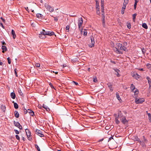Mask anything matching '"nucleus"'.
I'll use <instances>...</instances> for the list:
<instances>
[{
	"mask_svg": "<svg viewBox=\"0 0 151 151\" xmlns=\"http://www.w3.org/2000/svg\"><path fill=\"white\" fill-rule=\"evenodd\" d=\"M114 50L117 53L122 54V52L121 51L127 50V48L125 47L122 45L120 43H117L116 44L115 47L114 48Z\"/></svg>",
	"mask_w": 151,
	"mask_h": 151,
	"instance_id": "obj_1",
	"label": "nucleus"
},
{
	"mask_svg": "<svg viewBox=\"0 0 151 151\" xmlns=\"http://www.w3.org/2000/svg\"><path fill=\"white\" fill-rule=\"evenodd\" d=\"M44 6L47 10L51 12H53L54 11L53 7L47 4H45Z\"/></svg>",
	"mask_w": 151,
	"mask_h": 151,
	"instance_id": "obj_2",
	"label": "nucleus"
},
{
	"mask_svg": "<svg viewBox=\"0 0 151 151\" xmlns=\"http://www.w3.org/2000/svg\"><path fill=\"white\" fill-rule=\"evenodd\" d=\"M135 101L137 104H141L145 101V99L142 98L138 99L135 97Z\"/></svg>",
	"mask_w": 151,
	"mask_h": 151,
	"instance_id": "obj_3",
	"label": "nucleus"
},
{
	"mask_svg": "<svg viewBox=\"0 0 151 151\" xmlns=\"http://www.w3.org/2000/svg\"><path fill=\"white\" fill-rule=\"evenodd\" d=\"M35 133L41 137H44V134L42 133V132L39 129H36L35 132Z\"/></svg>",
	"mask_w": 151,
	"mask_h": 151,
	"instance_id": "obj_4",
	"label": "nucleus"
},
{
	"mask_svg": "<svg viewBox=\"0 0 151 151\" xmlns=\"http://www.w3.org/2000/svg\"><path fill=\"white\" fill-rule=\"evenodd\" d=\"M91 43L89 45V46L90 47H93L94 46L95 41L94 37L92 36L91 38Z\"/></svg>",
	"mask_w": 151,
	"mask_h": 151,
	"instance_id": "obj_5",
	"label": "nucleus"
},
{
	"mask_svg": "<svg viewBox=\"0 0 151 151\" xmlns=\"http://www.w3.org/2000/svg\"><path fill=\"white\" fill-rule=\"evenodd\" d=\"M83 23V19L82 17L79 18L78 21V26L79 29H80L82 26Z\"/></svg>",
	"mask_w": 151,
	"mask_h": 151,
	"instance_id": "obj_6",
	"label": "nucleus"
},
{
	"mask_svg": "<svg viewBox=\"0 0 151 151\" xmlns=\"http://www.w3.org/2000/svg\"><path fill=\"white\" fill-rule=\"evenodd\" d=\"M14 124L16 127L20 129L21 130L22 129V126L19 122H16L15 121H14Z\"/></svg>",
	"mask_w": 151,
	"mask_h": 151,
	"instance_id": "obj_7",
	"label": "nucleus"
},
{
	"mask_svg": "<svg viewBox=\"0 0 151 151\" xmlns=\"http://www.w3.org/2000/svg\"><path fill=\"white\" fill-rule=\"evenodd\" d=\"M122 122L124 124H126L128 123V121L126 120V117L123 116L122 118L120 119Z\"/></svg>",
	"mask_w": 151,
	"mask_h": 151,
	"instance_id": "obj_8",
	"label": "nucleus"
},
{
	"mask_svg": "<svg viewBox=\"0 0 151 151\" xmlns=\"http://www.w3.org/2000/svg\"><path fill=\"white\" fill-rule=\"evenodd\" d=\"M25 132L27 134V136L28 137H29L31 136V133L29 131V129H25Z\"/></svg>",
	"mask_w": 151,
	"mask_h": 151,
	"instance_id": "obj_9",
	"label": "nucleus"
},
{
	"mask_svg": "<svg viewBox=\"0 0 151 151\" xmlns=\"http://www.w3.org/2000/svg\"><path fill=\"white\" fill-rule=\"evenodd\" d=\"M28 112L30 114L31 116H34V113L32 110L28 109Z\"/></svg>",
	"mask_w": 151,
	"mask_h": 151,
	"instance_id": "obj_10",
	"label": "nucleus"
},
{
	"mask_svg": "<svg viewBox=\"0 0 151 151\" xmlns=\"http://www.w3.org/2000/svg\"><path fill=\"white\" fill-rule=\"evenodd\" d=\"M146 79L147 80L148 82L149 85V87L151 86V81L150 78L149 76H147L146 78Z\"/></svg>",
	"mask_w": 151,
	"mask_h": 151,
	"instance_id": "obj_11",
	"label": "nucleus"
},
{
	"mask_svg": "<svg viewBox=\"0 0 151 151\" xmlns=\"http://www.w3.org/2000/svg\"><path fill=\"white\" fill-rule=\"evenodd\" d=\"M10 96L13 99H14L16 97V95L14 92H12L10 94Z\"/></svg>",
	"mask_w": 151,
	"mask_h": 151,
	"instance_id": "obj_12",
	"label": "nucleus"
},
{
	"mask_svg": "<svg viewBox=\"0 0 151 151\" xmlns=\"http://www.w3.org/2000/svg\"><path fill=\"white\" fill-rule=\"evenodd\" d=\"M1 48L3 50L2 51V52L3 53L5 51H6L7 50L6 47L5 46L2 45V46Z\"/></svg>",
	"mask_w": 151,
	"mask_h": 151,
	"instance_id": "obj_13",
	"label": "nucleus"
},
{
	"mask_svg": "<svg viewBox=\"0 0 151 151\" xmlns=\"http://www.w3.org/2000/svg\"><path fill=\"white\" fill-rule=\"evenodd\" d=\"M47 35L50 36H51L55 35L54 32H53L47 31Z\"/></svg>",
	"mask_w": 151,
	"mask_h": 151,
	"instance_id": "obj_14",
	"label": "nucleus"
},
{
	"mask_svg": "<svg viewBox=\"0 0 151 151\" xmlns=\"http://www.w3.org/2000/svg\"><path fill=\"white\" fill-rule=\"evenodd\" d=\"M134 93V95H135V97H136L137 96L136 95L137 94L139 93V91L138 89L137 88H136L135 89H134V91H132Z\"/></svg>",
	"mask_w": 151,
	"mask_h": 151,
	"instance_id": "obj_15",
	"label": "nucleus"
},
{
	"mask_svg": "<svg viewBox=\"0 0 151 151\" xmlns=\"http://www.w3.org/2000/svg\"><path fill=\"white\" fill-rule=\"evenodd\" d=\"M11 33L13 35V38L15 39L16 37V35H15V31L14 30L12 29V30Z\"/></svg>",
	"mask_w": 151,
	"mask_h": 151,
	"instance_id": "obj_16",
	"label": "nucleus"
},
{
	"mask_svg": "<svg viewBox=\"0 0 151 151\" xmlns=\"http://www.w3.org/2000/svg\"><path fill=\"white\" fill-rule=\"evenodd\" d=\"M116 98H117V99L119 101H122V100L119 96V93L117 92L116 93ZM120 101L121 102V101Z\"/></svg>",
	"mask_w": 151,
	"mask_h": 151,
	"instance_id": "obj_17",
	"label": "nucleus"
},
{
	"mask_svg": "<svg viewBox=\"0 0 151 151\" xmlns=\"http://www.w3.org/2000/svg\"><path fill=\"white\" fill-rule=\"evenodd\" d=\"M14 115L17 118H18L19 117V114L18 112L17 111H15L14 112Z\"/></svg>",
	"mask_w": 151,
	"mask_h": 151,
	"instance_id": "obj_18",
	"label": "nucleus"
},
{
	"mask_svg": "<svg viewBox=\"0 0 151 151\" xmlns=\"http://www.w3.org/2000/svg\"><path fill=\"white\" fill-rule=\"evenodd\" d=\"M109 88L110 89V90L111 91H112L113 90V89L112 88V85L110 83H108L107 84Z\"/></svg>",
	"mask_w": 151,
	"mask_h": 151,
	"instance_id": "obj_19",
	"label": "nucleus"
},
{
	"mask_svg": "<svg viewBox=\"0 0 151 151\" xmlns=\"http://www.w3.org/2000/svg\"><path fill=\"white\" fill-rule=\"evenodd\" d=\"M123 116H123L122 113L120 111L118 113V117H119L121 118H122Z\"/></svg>",
	"mask_w": 151,
	"mask_h": 151,
	"instance_id": "obj_20",
	"label": "nucleus"
},
{
	"mask_svg": "<svg viewBox=\"0 0 151 151\" xmlns=\"http://www.w3.org/2000/svg\"><path fill=\"white\" fill-rule=\"evenodd\" d=\"M12 102L14 103V108L16 109H17L19 107V106L17 103L16 102H14V101H13Z\"/></svg>",
	"mask_w": 151,
	"mask_h": 151,
	"instance_id": "obj_21",
	"label": "nucleus"
},
{
	"mask_svg": "<svg viewBox=\"0 0 151 151\" xmlns=\"http://www.w3.org/2000/svg\"><path fill=\"white\" fill-rule=\"evenodd\" d=\"M130 88L132 91H134V90L136 88L134 86L133 84H131Z\"/></svg>",
	"mask_w": 151,
	"mask_h": 151,
	"instance_id": "obj_22",
	"label": "nucleus"
},
{
	"mask_svg": "<svg viewBox=\"0 0 151 151\" xmlns=\"http://www.w3.org/2000/svg\"><path fill=\"white\" fill-rule=\"evenodd\" d=\"M146 66L147 68L150 70V72H151V64L150 63H147L146 65Z\"/></svg>",
	"mask_w": 151,
	"mask_h": 151,
	"instance_id": "obj_23",
	"label": "nucleus"
},
{
	"mask_svg": "<svg viewBox=\"0 0 151 151\" xmlns=\"http://www.w3.org/2000/svg\"><path fill=\"white\" fill-rule=\"evenodd\" d=\"M1 109L3 112H5L6 110V108L5 106L1 105Z\"/></svg>",
	"mask_w": 151,
	"mask_h": 151,
	"instance_id": "obj_24",
	"label": "nucleus"
},
{
	"mask_svg": "<svg viewBox=\"0 0 151 151\" xmlns=\"http://www.w3.org/2000/svg\"><path fill=\"white\" fill-rule=\"evenodd\" d=\"M18 92L19 94L22 96H24V94L22 93L21 90L20 89H18Z\"/></svg>",
	"mask_w": 151,
	"mask_h": 151,
	"instance_id": "obj_25",
	"label": "nucleus"
},
{
	"mask_svg": "<svg viewBox=\"0 0 151 151\" xmlns=\"http://www.w3.org/2000/svg\"><path fill=\"white\" fill-rule=\"evenodd\" d=\"M115 122L116 124H119L120 122H119V121L118 119V117H115Z\"/></svg>",
	"mask_w": 151,
	"mask_h": 151,
	"instance_id": "obj_26",
	"label": "nucleus"
},
{
	"mask_svg": "<svg viewBox=\"0 0 151 151\" xmlns=\"http://www.w3.org/2000/svg\"><path fill=\"white\" fill-rule=\"evenodd\" d=\"M142 27L143 28H145V29H147V28H148V27H147V24L145 23H144L142 24Z\"/></svg>",
	"mask_w": 151,
	"mask_h": 151,
	"instance_id": "obj_27",
	"label": "nucleus"
},
{
	"mask_svg": "<svg viewBox=\"0 0 151 151\" xmlns=\"http://www.w3.org/2000/svg\"><path fill=\"white\" fill-rule=\"evenodd\" d=\"M36 16L38 18H40L43 16V15L40 14H37Z\"/></svg>",
	"mask_w": 151,
	"mask_h": 151,
	"instance_id": "obj_28",
	"label": "nucleus"
},
{
	"mask_svg": "<svg viewBox=\"0 0 151 151\" xmlns=\"http://www.w3.org/2000/svg\"><path fill=\"white\" fill-rule=\"evenodd\" d=\"M136 15H137V14H135V13L133 14V15H132L133 20L134 22H135V18H136Z\"/></svg>",
	"mask_w": 151,
	"mask_h": 151,
	"instance_id": "obj_29",
	"label": "nucleus"
},
{
	"mask_svg": "<svg viewBox=\"0 0 151 151\" xmlns=\"http://www.w3.org/2000/svg\"><path fill=\"white\" fill-rule=\"evenodd\" d=\"M23 110L24 111V114H26L28 111L25 108H23Z\"/></svg>",
	"mask_w": 151,
	"mask_h": 151,
	"instance_id": "obj_30",
	"label": "nucleus"
},
{
	"mask_svg": "<svg viewBox=\"0 0 151 151\" xmlns=\"http://www.w3.org/2000/svg\"><path fill=\"white\" fill-rule=\"evenodd\" d=\"M102 25L104 27H105V19H102Z\"/></svg>",
	"mask_w": 151,
	"mask_h": 151,
	"instance_id": "obj_31",
	"label": "nucleus"
},
{
	"mask_svg": "<svg viewBox=\"0 0 151 151\" xmlns=\"http://www.w3.org/2000/svg\"><path fill=\"white\" fill-rule=\"evenodd\" d=\"M84 33L83 35L84 36H86L87 35V31L86 29H84Z\"/></svg>",
	"mask_w": 151,
	"mask_h": 151,
	"instance_id": "obj_32",
	"label": "nucleus"
},
{
	"mask_svg": "<svg viewBox=\"0 0 151 151\" xmlns=\"http://www.w3.org/2000/svg\"><path fill=\"white\" fill-rule=\"evenodd\" d=\"M148 115L149 117V120L150 122H151V114L150 113H148Z\"/></svg>",
	"mask_w": 151,
	"mask_h": 151,
	"instance_id": "obj_33",
	"label": "nucleus"
},
{
	"mask_svg": "<svg viewBox=\"0 0 151 151\" xmlns=\"http://www.w3.org/2000/svg\"><path fill=\"white\" fill-rule=\"evenodd\" d=\"M39 37L42 39L45 38V35H42L39 34Z\"/></svg>",
	"mask_w": 151,
	"mask_h": 151,
	"instance_id": "obj_34",
	"label": "nucleus"
},
{
	"mask_svg": "<svg viewBox=\"0 0 151 151\" xmlns=\"http://www.w3.org/2000/svg\"><path fill=\"white\" fill-rule=\"evenodd\" d=\"M134 139L135 141H139V139L138 138V137L137 136H135V137H134Z\"/></svg>",
	"mask_w": 151,
	"mask_h": 151,
	"instance_id": "obj_35",
	"label": "nucleus"
},
{
	"mask_svg": "<svg viewBox=\"0 0 151 151\" xmlns=\"http://www.w3.org/2000/svg\"><path fill=\"white\" fill-rule=\"evenodd\" d=\"M70 27L68 25H67L66 27V29L67 30V32H69V29Z\"/></svg>",
	"mask_w": 151,
	"mask_h": 151,
	"instance_id": "obj_36",
	"label": "nucleus"
},
{
	"mask_svg": "<svg viewBox=\"0 0 151 151\" xmlns=\"http://www.w3.org/2000/svg\"><path fill=\"white\" fill-rule=\"evenodd\" d=\"M35 145L36 148H37V150L38 151H40V149L38 145Z\"/></svg>",
	"mask_w": 151,
	"mask_h": 151,
	"instance_id": "obj_37",
	"label": "nucleus"
},
{
	"mask_svg": "<svg viewBox=\"0 0 151 151\" xmlns=\"http://www.w3.org/2000/svg\"><path fill=\"white\" fill-rule=\"evenodd\" d=\"M127 27L129 29H130L131 28V25L130 23H127Z\"/></svg>",
	"mask_w": 151,
	"mask_h": 151,
	"instance_id": "obj_38",
	"label": "nucleus"
},
{
	"mask_svg": "<svg viewBox=\"0 0 151 151\" xmlns=\"http://www.w3.org/2000/svg\"><path fill=\"white\" fill-rule=\"evenodd\" d=\"M35 65L37 67H39L40 66V64L39 63H35Z\"/></svg>",
	"mask_w": 151,
	"mask_h": 151,
	"instance_id": "obj_39",
	"label": "nucleus"
},
{
	"mask_svg": "<svg viewBox=\"0 0 151 151\" xmlns=\"http://www.w3.org/2000/svg\"><path fill=\"white\" fill-rule=\"evenodd\" d=\"M93 81L95 82H97V79L96 77H95L93 78Z\"/></svg>",
	"mask_w": 151,
	"mask_h": 151,
	"instance_id": "obj_40",
	"label": "nucleus"
},
{
	"mask_svg": "<svg viewBox=\"0 0 151 151\" xmlns=\"http://www.w3.org/2000/svg\"><path fill=\"white\" fill-rule=\"evenodd\" d=\"M146 51V50H145L144 49V48L142 49V53L143 54H145V52Z\"/></svg>",
	"mask_w": 151,
	"mask_h": 151,
	"instance_id": "obj_41",
	"label": "nucleus"
},
{
	"mask_svg": "<svg viewBox=\"0 0 151 151\" xmlns=\"http://www.w3.org/2000/svg\"><path fill=\"white\" fill-rule=\"evenodd\" d=\"M7 60H8V63L9 64H11V59H10V58H9V57L8 58Z\"/></svg>",
	"mask_w": 151,
	"mask_h": 151,
	"instance_id": "obj_42",
	"label": "nucleus"
},
{
	"mask_svg": "<svg viewBox=\"0 0 151 151\" xmlns=\"http://www.w3.org/2000/svg\"><path fill=\"white\" fill-rule=\"evenodd\" d=\"M15 137L18 140H20V138L19 136L18 135H15Z\"/></svg>",
	"mask_w": 151,
	"mask_h": 151,
	"instance_id": "obj_43",
	"label": "nucleus"
},
{
	"mask_svg": "<svg viewBox=\"0 0 151 151\" xmlns=\"http://www.w3.org/2000/svg\"><path fill=\"white\" fill-rule=\"evenodd\" d=\"M42 31H44V35H45H45H47V32H48L47 31H45L44 30V29H43L42 30Z\"/></svg>",
	"mask_w": 151,
	"mask_h": 151,
	"instance_id": "obj_44",
	"label": "nucleus"
},
{
	"mask_svg": "<svg viewBox=\"0 0 151 151\" xmlns=\"http://www.w3.org/2000/svg\"><path fill=\"white\" fill-rule=\"evenodd\" d=\"M125 10V9H123L122 8L121 11V13L122 14H124Z\"/></svg>",
	"mask_w": 151,
	"mask_h": 151,
	"instance_id": "obj_45",
	"label": "nucleus"
},
{
	"mask_svg": "<svg viewBox=\"0 0 151 151\" xmlns=\"http://www.w3.org/2000/svg\"><path fill=\"white\" fill-rule=\"evenodd\" d=\"M102 16L103 19H105V17L104 16V12L102 14Z\"/></svg>",
	"mask_w": 151,
	"mask_h": 151,
	"instance_id": "obj_46",
	"label": "nucleus"
},
{
	"mask_svg": "<svg viewBox=\"0 0 151 151\" xmlns=\"http://www.w3.org/2000/svg\"><path fill=\"white\" fill-rule=\"evenodd\" d=\"M14 131L16 134H19V132L17 130L14 129Z\"/></svg>",
	"mask_w": 151,
	"mask_h": 151,
	"instance_id": "obj_47",
	"label": "nucleus"
},
{
	"mask_svg": "<svg viewBox=\"0 0 151 151\" xmlns=\"http://www.w3.org/2000/svg\"><path fill=\"white\" fill-rule=\"evenodd\" d=\"M17 69H14V73H15V74L16 76L17 77L18 76V75H17Z\"/></svg>",
	"mask_w": 151,
	"mask_h": 151,
	"instance_id": "obj_48",
	"label": "nucleus"
},
{
	"mask_svg": "<svg viewBox=\"0 0 151 151\" xmlns=\"http://www.w3.org/2000/svg\"><path fill=\"white\" fill-rule=\"evenodd\" d=\"M0 26L3 28V29H4L5 28V27H4V26L3 24L2 23H1V22H0Z\"/></svg>",
	"mask_w": 151,
	"mask_h": 151,
	"instance_id": "obj_49",
	"label": "nucleus"
},
{
	"mask_svg": "<svg viewBox=\"0 0 151 151\" xmlns=\"http://www.w3.org/2000/svg\"><path fill=\"white\" fill-rule=\"evenodd\" d=\"M53 17L54 18V20L55 21L57 22L58 20V19L57 17Z\"/></svg>",
	"mask_w": 151,
	"mask_h": 151,
	"instance_id": "obj_50",
	"label": "nucleus"
},
{
	"mask_svg": "<svg viewBox=\"0 0 151 151\" xmlns=\"http://www.w3.org/2000/svg\"><path fill=\"white\" fill-rule=\"evenodd\" d=\"M101 11L103 13L104 12V7L101 8Z\"/></svg>",
	"mask_w": 151,
	"mask_h": 151,
	"instance_id": "obj_51",
	"label": "nucleus"
},
{
	"mask_svg": "<svg viewBox=\"0 0 151 151\" xmlns=\"http://www.w3.org/2000/svg\"><path fill=\"white\" fill-rule=\"evenodd\" d=\"M99 7V2H98L97 4H96V8H98Z\"/></svg>",
	"mask_w": 151,
	"mask_h": 151,
	"instance_id": "obj_52",
	"label": "nucleus"
},
{
	"mask_svg": "<svg viewBox=\"0 0 151 151\" xmlns=\"http://www.w3.org/2000/svg\"><path fill=\"white\" fill-rule=\"evenodd\" d=\"M137 5V3H134V9H135L136 8Z\"/></svg>",
	"mask_w": 151,
	"mask_h": 151,
	"instance_id": "obj_53",
	"label": "nucleus"
},
{
	"mask_svg": "<svg viewBox=\"0 0 151 151\" xmlns=\"http://www.w3.org/2000/svg\"><path fill=\"white\" fill-rule=\"evenodd\" d=\"M113 139V137H110L108 141L109 142L111 140V139Z\"/></svg>",
	"mask_w": 151,
	"mask_h": 151,
	"instance_id": "obj_54",
	"label": "nucleus"
},
{
	"mask_svg": "<svg viewBox=\"0 0 151 151\" xmlns=\"http://www.w3.org/2000/svg\"><path fill=\"white\" fill-rule=\"evenodd\" d=\"M25 9L28 12H29V9H28V7H24Z\"/></svg>",
	"mask_w": 151,
	"mask_h": 151,
	"instance_id": "obj_55",
	"label": "nucleus"
},
{
	"mask_svg": "<svg viewBox=\"0 0 151 151\" xmlns=\"http://www.w3.org/2000/svg\"><path fill=\"white\" fill-rule=\"evenodd\" d=\"M124 2L125 3H128L129 0H124Z\"/></svg>",
	"mask_w": 151,
	"mask_h": 151,
	"instance_id": "obj_56",
	"label": "nucleus"
},
{
	"mask_svg": "<svg viewBox=\"0 0 151 151\" xmlns=\"http://www.w3.org/2000/svg\"><path fill=\"white\" fill-rule=\"evenodd\" d=\"M43 107L45 109H46V108L47 107V106L45 105L44 104L43 105Z\"/></svg>",
	"mask_w": 151,
	"mask_h": 151,
	"instance_id": "obj_57",
	"label": "nucleus"
},
{
	"mask_svg": "<svg viewBox=\"0 0 151 151\" xmlns=\"http://www.w3.org/2000/svg\"><path fill=\"white\" fill-rule=\"evenodd\" d=\"M49 85L51 88H54V86H53L52 83H50Z\"/></svg>",
	"mask_w": 151,
	"mask_h": 151,
	"instance_id": "obj_58",
	"label": "nucleus"
},
{
	"mask_svg": "<svg viewBox=\"0 0 151 151\" xmlns=\"http://www.w3.org/2000/svg\"><path fill=\"white\" fill-rule=\"evenodd\" d=\"M73 83H75V84L76 85H78V83L77 82H76L74 81H73Z\"/></svg>",
	"mask_w": 151,
	"mask_h": 151,
	"instance_id": "obj_59",
	"label": "nucleus"
},
{
	"mask_svg": "<svg viewBox=\"0 0 151 151\" xmlns=\"http://www.w3.org/2000/svg\"><path fill=\"white\" fill-rule=\"evenodd\" d=\"M40 35H44V31H42V32H40Z\"/></svg>",
	"mask_w": 151,
	"mask_h": 151,
	"instance_id": "obj_60",
	"label": "nucleus"
},
{
	"mask_svg": "<svg viewBox=\"0 0 151 151\" xmlns=\"http://www.w3.org/2000/svg\"><path fill=\"white\" fill-rule=\"evenodd\" d=\"M126 7V6H124V5H123V6H122V9H125Z\"/></svg>",
	"mask_w": 151,
	"mask_h": 151,
	"instance_id": "obj_61",
	"label": "nucleus"
},
{
	"mask_svg": "<svg viewBox=\"0 0 151 151\" xmlns=\"http://www.w3.org/2000/svg\"><path fill=\"white\" fill-rule=\"evenodd\" d=\"M115 71L117 73H118L120 71V70L119 69H116Z\"/></svg>",
	"mask_w": 151,
	"mask_h": 151,
	"instance_id": "obj_62",
	"label": "nucleus"
},
{
	"mask_svg": "<svg viewBox=\"0 0 151 151\" xmlns=\"http://www.w3.org/2000/svg\"><path fill=\"white\" fill-rule=\"evenodd\" d=\"M47 111H50V109H49V108H48V107H47V108H46V109H45Z\"/></svg>",
	"mask_w": 151,
	"mask_h": 151,
	"instance_id": "obj_63",
	"label": "nucleus"
},
{
	"mask_svg": "<svg viewBox=\"0 0 151 151\" xmlns=\"http://www.w3.org/2000/svg\"><path fill=\"white\" fill-rule=\"evenodd\" d=\"M104 3H101V8L104 7Z\"/></svg>",
	"mask_w": 151,
	"mask_h": 151,
	"instance_id": "obj_64",
	"label": "nucleus"
}]
</instances>
